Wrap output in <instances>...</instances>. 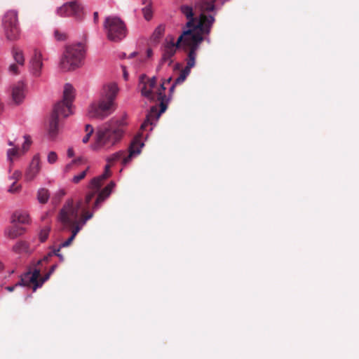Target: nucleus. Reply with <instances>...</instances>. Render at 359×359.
Returning <instances> with one entry per match:
<instances>
[{"mask_svg":"<svg viewBox=\"0 0 359 359\" xmlns=\"http://www.w3.org/2000/svg\"><path fill=\"white\" fill-rule=\"evenodd\" d=\"M145 75H142L140 78V85L141 87V94L149 100H158L160 102V111H158L156 107H152L150 111L147 114L144 121L141 125V129L145 130L146 128L152 125L154 121L158 119L160 115L163 113L167 109V104L165 103L166 96L165 95V86L169 84L172 81V78L169 77L165 80L159 87H157V78L153 76L148 79L146 82Z\"/></svg>","mask_w":359,"mask_h":359,"instance_id":"nucleus-1","label":"nucleus"},{"mask_svg":"<svg viewBox=\"0 0 359 359\" xmlns=\"http://www.w3.org/2000/svg\"><path fill=\"white\" fill-rule=\"evenodd\" d=\"M83 213H81L74 206V200L68 199L64 204L58 215V220L64 229L71 231V236L62 242L59 248H65L71 245L76 234L81 231L86 222L93 217V212H86L81 206Z\"/></svg>","mask_w":359,"mask_h":359,"instance_id":"nucleus-2","label":"nucleus"},{"mask_svg":"<svg viewBox=\"0 0 359 359\" xmlns=\"http://www.w3.org/2000/svg\"><path fill=\"white\" fill-rule=\"evenodd\" d=\"M74 99V88L69 83L65 84L63 99L55 104L50 115L48 126V136L50 139L53 140L58 133L60 117L66 118L72 113V104Z\"/></svg>","mask_w":359,"mask_h":359,"instance_id":"nucleus-3","label":"nucleus"},{"mask_svg":"<svg viewBox=\"0 0 359 359\" xmlns=\"http://www.w3.org/2000/svg\"><path fill=\"white\" fill-rule=\"evenodd\" d=\"M118 92V88L114 83L104 86L99 102H93L89 107V117L103 119L109 116L114 110V100Z\"/></svg>","mask_w":359,"mask_h":359,"instance_id":"nucleus-4","label":"nucleus"},{"mask_svg":"<svg viewBox=\"0 0 359 359\" xmlns=\"http://www.w3.org/2000/svg\"><path fill=\"white\" fill-rule=\"evenodd\" d=\"M123 120H111L96 132L93 149H109L120 141L123 136Z\"/></svg>","mask_w":359,"mask_h":359,"instance_id":"nucleus-5","label":"nucleus"},{"mask_svg":"<svg viewBox=\"0 0 359 359\" xmlns=\"http://www.w3.org/2000/svg\"><path fill=\"white\" fill-rule=\"evenodd\" d=\"M111 175L110 172V165L107 164L104 167V173L97 177H94L91 180L89 188L91 189L88 191L83 198H81L78 200L76 202L74 201V206L76 208L78 211L81 213H83V208L81 206L86 208V212L90 211V204L92 200L94 199L97 191H99L100 187L102 186V181L108 178Z\"/></svg>","mask_w":359,"mask_h":359,"instance_id":"nucleus-6","label":"nucleus"},{"mask_svg":"<svg viewBox=\"0 0 359 359\" xmlns=\"http://www.w3.org/2000/svg\"><path fill=\"white\" fill-rule=\"evenodd\" d=\"M83 54V46L81 43L67 47L60 64V68L67 72L79 67Z\"/></svg>","mask_w":359,"mask_h":359,"instance_id":"nucleus-7","label":"nucleus"},{"mask_svg":"<svg viewBox=\"0 0 359 359\" xmlns=\"http://www.w3.org/2000/svg\"><path fill=\"white\" fill-rule=\"evenodd\" d=\"M104 28L107 32L109 40L118 42L126 36V25L119 18L109 16L106 18Z\"/></svg>","mask_w":359,"mask_h":359,"instance_id":"nucleus-8","label":"nucleus"},{"mask_svg":"<svg viewBox=\"0 0 359 359\" xmlns=\"http://www.w3.org/2000/svg\"><path fill=\"white\" fill-rule=\"evenodd\" d=\"M191 30H184L182 34L178 37L176 43L174 42V38L170 37V40L166 39L163 48H162V57L160 62V65L163 63L168 62V65H171L172 62V57L175 55L177 49L182 45L184 47V40L189 38Z\"/></svg>","mask_w":359,"mask_h":359,"instance_id":"nucleus-9","label":"nucleus"},{"mask_svg":"<svg viewBox=\"0 0 359 359\" xmlns=\"http://www.w3.org/2000/svg\"><path fill=\"white\" fill-rule=\"evenodd\" d=\"M2 25L6 39L9 41L18 40L20 34L18 24V12L11 10L6 12L3 18Z\"/></svg>","mask_w":359,"mask_h":359,"instance_id":"nucleus-10","label":"nucleus"},{"mask_svg":"<svg viewBox=\"0 0 359 359\" xmlns=\"http://www.w3.org/2000/svg\"><path fill=\"white\" fill-rule=\"evenodd\" d=\"M38 264L33 271H28L22 276V284H32L33 291H36L38 287L42 286V285L49 279L50 275L55 271L57 268V265H53L50 271L43 277L41 276V269L38 267Z\"/></svg>","mask_w":359,"mask_h":359,"instance_id":"nucleus-11","label":"nucleus"},{"mask_svg":"<svg viewBox=\"0 0 359 359\" xmlns=\"http://www.w3.org/2000/svg\"><path fill=\"white\" fill-rule=\"evenodd\" d=\"M203 41V36L199 34L194 33L192 31L191 32L189 37L184 40V48L189 49L187 65L184 69L189 72H191V69L195 65L196 50Z\"/></svg>","mask_w":359,"mask_h":359,"instance_id":"nucleus-12","label":"nucleus"},{"mask_svg":"<svg viewBox=\"0 0 359 359\" xmlns=\"http://www.w3.org/2000/svg\"><path fill=\"white\" fill-rule=\"evenodd\" d=\"M57 13L60 17L72 16L76 20H81L83 15V8L79 1H71L59 7Z\"/></svg>","mask_w":359,"mask_h":359,"instance_id":"nucleus-13","label":"nucleus"},{"mask_svg":"<svg viewBox=\"0 0 359 359\" xmlns=\"http://www.w3.org/2000/svg\"><path fill=\"white\" fill-rule=\"evenodd\" d=\"M215 21V19L212 15L201 13L199 18H196L194 27H191L189 29L194 33L199 34L203 36V34H210Z\"/></svg>","mask_w":359,"mask_h":359,"instance_id":"nucleus-14","label":"nucleus"},{"mask_svg":"<svg viewBox=\"0 0 359 359\" xmlns=\"http://www.w3.org/2000/svg\"><path fill=\"white\" fill-rule=\"evenodd\" d=\"M43 55L41 50L35 48L29 62L30 71L35 76L41 75L43 67Z\"/></svg>","mask_w":359,"mask_h":359,"instance_id":"nucleus-15","label":"nucleus"},{"mask_svg":"<svg viewBox=\"0 0 359 359\" xmlns=\"http://www.w3.org/2000/svg\"><path fill=\"white\" fill-rule=\"evenodd\" d=\"M143 146L144 143L142 142L141 136H135L132 140L128 148V154H127L126 157H123V165L129 163L134 156L139 154L141 152V149Z\"/></svg>","mask_w":359,"mask_h":359,"instance_id":"nucleus-16","label":"nucleus"},{"mask_svg":"<svg viewBox=\"0 0 359 359\" xmlns=\"http://www.w3.org/2000/svg\"><path fill=\"white\" fill-rule=\"evenodd\" d=\"M115 184L111 182L107 187H105L98 194H96L95 200L91 202L90 209L93 210L98 208L100 204L103 202L111 194L112 189L114 187Z\"/></svg>","mask_w":359,"mask_h":359,"instance_id":"nucleus-17","label":"nucleus"},{"mask_svg":"<svg viewBox=\"0 0 359 359\" xmlns=\"http://www.w3.org/2000/svg\"><path fill=\"white\" fill-rule=\"evenodd\" d=\"M40 159L38 154L35 155L27 170L25 175V180L30 182L32 181L40 171Z\"/></svg>","mask_w":359,"mask_h":359,"instance_id":"nucleus-18","label":"nucleus"},{"mask_svg":"<svg viewBox=\"0 0 359 359\" xmlns=\"http://www.w3.org/2000/svg\"><path fill=\"white\" fill-rule=\"evenodd\" d=\"M12 99L16 104H19L25 98V84L22 81H19L14 84L12 87Z\"/></svg>","mask_w":359,"mask_h":359,"instance_id":"nucleus-19","label":"nucleus"},{"mask_svg":"<svg viewBox=\"0 0 359 359\" xmlns=\"http://www.w3.org/2000/svg\"><path fill=\"white\" fill-rule=\"evenodd\" d=\"M180 9L188 20L186 24L187 28L190 29L191 27H194L197 18L194 17L193 8L188 5H182L180 6Z\"/></svg>","mask_w":359,"mask_h":359,"instance_id":"nucleus-20","label":"nucleus"},{"mask_svg":"<svg viewBox=\"0 0 359 359\" xmlns=\"http://www.w3.org/2000/svg\"><path fill=\"white\" fill-rule=\"evenodd\" d=\"M30 222V218L28 213L25 211L22 210H17L15 211L11 217V222L13 224L20 223L22 224H29Z\"/></svg>","mask_w":359,"mask_h":359,"instance_id":"nucleus-21","label":"nucleus"},{"mask_svg":"<svg viewBox=\"0 0 359 359\" xmlns=\"http://www.w3.org/2000/svg\"><path fill=\"white\" fill-rule=\"evenodd\" d=\"M25 232V229L22 227H20L16 225H13L7 228L5 230V236L9 239H15L18 236H21Z\"/></svg>","mask_w":359,"mask_h":359,"instance_id":"nucleus-22","label":"nucleus"},{"mask_svg":"<svg viewBox=\"0 0 359 359\" xmlns=\"http://www.w3.org/2000/svg\"><path fill=\"white\" fill-rule=\"evenodd\" d=\"M190 74V72L186 69H183L179 75V76L175 80L174 83L170 88V92L173 93L175 88L177 85L182 83L187 79V76Z\"/></svg>","mask_w":359,"mask_h":359,"instance_id":"nucleus-23","label":"nucleus"},{"mask_svg":"<svg viewBox=\"0 0 359 359\" xmlns=\"http://www.w3.org/2000/svg\"><path fill=\"white\" fill-rule=\"evenodd\" d=\"M126 156V153L124 151L116 152L107 158V164H109L111 167L116 161H122V163L123 164V157Z\"/></svg>","mask_w":359,"mask_h":359,"instance_id":"nucleus-24","label":"nucleus"},{"mask_svg":"<svg viewBox=\"0 0 359 359\" xmlns=\"http://www.w3.org/2000/svg\"><path fill=\"white\" fill-rule=\"evenodd\" d=\"M215 4H217V1H213L212 0H202L200 4L202 13L213 11L215 9Z\"/></svg>","mask_w":359,"mask_h":359,"instance_id":"nucleus-25","label":"nucleus"},{"mask_svg":"<svg viewBox=\"0 0 359 359\" xmlns=\"http://www.w3.org/2000/svg\"><path fill=\"white\" fill-rule=\"evenodd\" d=\"M22 154H23V152L21 150H20L19 148H18V147H14V148L8 149L7 158H8V161L10 162V164L12 165L13 162V159L15 158L19 157ZM11 165H10L9 170H11Z\"/></svg>","mask_w":359,"mask_h":359,"instance_id":"nucleus-26","label":"nucleus"},{"mask_svg":"<svg viewBox=\"0 0 359 359\" xmlns=\"http://www.w3.org/2000/svg\"><path fill=\"white\" fill-rule=\"evenodd\" d=\"M29 249L28 243L26 241H20L13 246V251L18 254L27 252Z\"/></svg>","mask_w":359,"mask_h":359,"instance_id":"nucleus-27","label":"nucleus"},{"mask_svg":"<svg viewBox=\"0 0 359 359\" xmlns=\"http://www.w3.org/2000/svg\"><path fill=\"white\" fill-rule=\"evenodd\" d=\"M60 250V248H58L57 249H54L52 252H49L47 255H46L43 257V259L39 260L37 262V264L41 265L43 262H47L48 261V259L53 255L58 257L61 262H63L65 260V258L62 255L59 253Z\"/></svg>","mask_w":359,"mask_h":359,"instance_id":"nucleus-28","label":"nucleus"},{"mask_svg":"<svg viewBox=\"0 0 359 359\" xmlns=\"http://www.w3.org/2000/svg\"><path fill=\"white\" fill-rule=\"evenodd\" d=\"M50 194L48 190L45 188H41L37 192V199L41 203H46L48 201Z\"/></svg>","mask_w":359,"mask_h":359,"instance_id":"nucleus-29","label":"nucleus"},{"mask_svg":"<svg viewBox=\"0 0 359 359\" xmlns=\"http://www.w3.org/2000/svg\"><path fill=\"white\" fill-rule=\"evenodd\" d=\"M12 53L15 61L18 65H23L25 62V57L22 51L18 48H13Z\"/></svg>","mask_w":359,"mask_h":359,"instance_id":"nucleus-30","label":"nucleus"},{"mask_svg":"<svg viewBox=\"0 0 359 359\" xmlns=\"http://www.w3.org/2000/svg\"><path fill=\"white\" fill-rule=\"evenodd\" d=\"M88 170H89V167H88L85 170L82 171L79 175H75L72 178V182L74 184L79 183L82 180H83L86 177Z\"/></svg>","mask_w":359,"mask_h":359,"instance_id":"nucleus-31","label":"nucleus"},{"mask_svg":"<svg viewBox=\"0 0 359 359\" xmlns=\"http://www.w3.org/2000/svg\"><path fill=\"white\" fill-rule=\"evenodd\" d=\"M54 36L57 41H65L67 38V36L65 33L60 32L58 29L55 30Z\"/></svg>","mask_w":359,"mask_h":359,"instance_id":"nucleus-32","label":"nucleus"},{"mask_svg":"<svg viewBox=\"0 0 359 359\" xmlns=\"http://www.w3.org/2000/svg\"><path fill=\"white\" fill-rule=\"evenodd\" d=\"M24 137H25V142L22 144V151L23 153L27 151L29 149V147L32 143L29 136L25 135Z\"/></svg>","mask_w":359,"mask_h":359,"instance_id":"nucleus-33","label":"nucleus"},{"mask_svg":"<svg viewBox=\"0 0 359 359\" xmlns=\"http://www.w3.org/2000/svg\"><path fill=\"white\" fill-rule=\"evenodd\" d=\"M49 229H43L41 231L39 234V239L41 242H44L48 237Z\"/></svg>","mask_w":359,"mask_h":359,"instance_id":"nucleus-34","label":"nucleus"},{"mask_svg":"<svg viewBox=\"0 0 359 359\" xmlns=\"http://www.w3.org/2000/svg\"><path fill=\"white\" fill-rule=\"evenodd\" d=\"M20 185H17L16 182H14L11 186L8 188V191L11 194H15L19 192L20 190Z\"/></svg>","mask_w":359,"mask_h":359,"instance_id":"nucleus-35","label":"nucleus"},{"mask_svg":"<svg viewBox=\"0 0 359 359\" xmlns=\"http://www.w3.org/2000/svg\"><path fill=\"white\" fill-rule=\"evenodd\" d=\"M142 13L144 14V17L147 20H149L152 16V12L151 8L148 7H144L142 8Z\"/></svg>","mask_w":359,"mask_h":359,"instance_id":"nucleus-36","label":"nucleus"},{"mask_svg":"<svg viewBox=\"0 0 359 359\" xmlns=\"http://www.w3.org/2000/svg\"><path fill=\"white\" fill-rule=\"evenodd\" d=\"M57 159V155L55 151H50L49 152L48 155V162L49 163H54L56 162Z\"/></svg>","mask_w":359,"mask_h":359,"instance_id":"nucleus-37","label":"nucleus"},{"mask_svg":"<svg viewBox=\"0 0 359 359\" xmlns=\"http://www.w3.org/2000/svg\"><path fill=\"white\" fill-rule=\"evenodd\" d=\"M18 285L29 286V287H32L33 288V285L32 284H28V285L22 284V278H21L20 281L18 282V283H16L15 285H13V286H8V287H6V289L8 292H13L15 290V287H17Z\"/></svg>","mask_w":359,"mask_h":359,"instance_id":"nucleus-38","label":"nucleus"},{"mask_svg":"<svg viewBox=\"0 0 359 359\" xmlns=\"http://www.w3.org/2000/svg\"><path fill=\"white\" fill-rule=\"evenodd\" d=\"M65 195V191L64 190H59L53 198V201L56 203H59L61 198Z\"/></svg>","mask_w":359,"mask_h":359,"instance_id":"nucleus-39","label":"nucleus"},{"mask_svg":"<svg viewBox=\"0 0 359 359\" xmlns=\"http://www.w3.org/2000/svg\"><path fill=\"white\" fill-rule=\"evenodd\" d=\"M22 173L19 170H15L12 176L11 177V179L14 180L15 182L19 180L21 177Z\"/></svg>","mask_w":359,"mask_h":359,"instance_id":"nucleus-40","label":"nucleus"},{"mask_svg":"<svg viewBox=\"0 0 359 359\" xmlns=\"http://www.w3.org/2000/svg\"><path fill=\"white\" fill-rule=\"evenodd\" d=\"M9 71L14 74H18V67L15 64L11 65L9 67Z\"/></svg>","mask_w":359,"mask_h":359,"instance_id":"nucleus-41","label":"nucleus"},{"mask_svg":"<svg viewBox=\"0 0 359 359\" xmlns=\"http://www.w3.org/2000/svg\"><path fill=\"white\" fill-rule=\"evenodd\" d=\"M163 29L161 27H158V28L156 29V30L154 32V34L158 36H160L163 34Z\"/></svg>","mask_w":359,"mask_h":359,"instance_id":"nucleus-42","label":"nucleus"},{"mask_svg":"<svg viewBox=\"0 0 359 359\" xmlns=\"http://www.w3.org/2000/svg\"><path fill=\"white\" fill-rule=\"evenodd\" d=\"M93 131H94V129H93V127L91 125L87 124L86 126V133L93 134Z\"/></svg>","mask_w":359,"mask_h":359,"instance_id":"nucleus-43","label":"nucleus"},{"mask_svg":"<svg viewBox=\"0 0 359 359\" xmlns=\"http://www.w3.org/2000/svg\"><path fill=\"white\" fill-rule=\"evenodd\" d=\"M91 135L92 134L86 133V135L83 137L82 142L85 144L87 143L89 141Z\"/></svg>","mask_w":359,"mask_h":359,"instance_id":"nucleus-44","label":"nucleus"},{"mask_svg":"<svg viewBox=\"0 0 359 359\" xmlns=\"http://www.w3.org/2000/svg\"><path fill=\"white\" fill-rule=\"evenodd\" d=\"M74 156V151L72 148H69L67 150V156L72 158Z\"/></svg>","mask_w":359,"mask_h":359,"instance_id":"nucleus-45","label":"nucleus"},{"mask_svg":"<svg viewBox=\"0 0 359 359\" xmlns=\"http://www.w3.org/2000/svg\"><path fill=\"white\" fill-rule=\"evenodd\" d=\"M73 165H74V163H72V161L70 163L67 164V165L65 166V172H69V171L71 170V168H72V167L73 166Z\"/></svg>","mask_w":359,"mask_h":359,"instance_id":"nucleus-46","label":"nucleus"},{"mask_svg":"<svg viewBox=\"0 0 359 359\" xmlns=\"http://www.w3.org/2000/svg\"><path fill=\"white\" fill-rule=\"evenodd\" d=\"M82 162V158H78L76 159H74L72 161V163L74 164H76V163H80Z\"/></svg>","mask_w":359,"mask_h":359,"instance_id":"nucleus-47","label":"nucleus"},{"mask_svg":"<svg viewBox=\"0 0 359 359\" xmlns=\"http://www.w3.org/2000/svg\"><path fill=\"white\" fill-rule=\"evenodd\" d=\"M93 17H94L95 22H97L98 20V13L97 12H95L93 13Z\"/></svg>","mask_w":359,"mask_h":359,"instance_id":"nucleus-48","label":"nucleus"},{"mask_svg":"<svg viewBox=\"0 0 359 359\" xmlns=\"http://www.w3.org/2000/svg\"><path fill=\"white\" fill-rule=\"evenodd\" d=\"M4 111V104L3 103L0 101V114L3 112Z\"/></svg>","mask_w":359,"mask_h":359,"instance_id":"nucleus-49","label":"nucleus"},{"mask_svg":"<svg viewBox=\"0 0 359 359\" xmlns=\"http://www.w3.org/2000/svg\"><path fill=\"white\" fill-rule=\"evenodd\" d=\"M4 268V264L0 261V273L3 271Z\"/></svg>","mask_w":359,"mask_h":359,"instance_id":"nucleus-50","label":"nucleus"},{"mask_svg":"<svg viewBox=\"0 0 359 359\" xmlns=\"http://www.w3.org/2000/svg\"><path fill=\"white\" fill-rule=\"evenodd\" d=\"M151 54H152V51H151V49H149V50H147V55H148V57H150V56L151 55Z\"/></svg>","mask_w":359,"mask_h":359,"instance_id":"nucleus-51","label":"nucleus"},{"mask_svg":"<svg viewBox=\"0 0 359 359\" xmlns=\"http://www.w3.org/2000/svg\"><path fill=\"white\" fill-rule=\"evenodd\" d=\"M123 76H124V79L126 80H127V79H128V74L126 72H124Z\"/></svg>","mask_w":359,"mask_h":359,"instance_id":"nucleus-52","label":"nucleus"},{"mask_svg":"<svg viewBox=\"0 0 359 359\" xmlns=\"http://www.w3.org/2000/svg\"><path fill=\"white\" fill-rule=\"evenodd\" d=\"M8 144L9 146H12V147L14 146V143L13 142H11V141H8Z\"/></svg>","mask_w":359,"mask_h":359,"instance_id":"nucleus-53","label":"nucleus"}]
</instances>
